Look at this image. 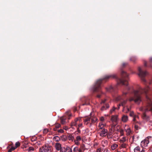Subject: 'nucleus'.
<instances>
[{"label":"nucleus","instance_id":"5701e85b","mask_svg":"<svg viewBox=\"0 0 152 152\" xmlns=\"http://www.w3.org/2000/svg\"><path fill=\"white\" fill-rule=\"evenodd\" d=\"M59 150L60 152H66L67 149L65 148H61Z\"/></svg>","mask_w":152,"mask_h":152},{"label":"nucleus","instance_id":"6ab92c4d","mask_svg":"<svg viewBox=\"0 0 152 152\" xmlns=\"http://www.w3.org/2000/svg\"><path fill=\"white\" fill-rule=\"evenodd\" d=\"M106 89L107 91L111 92L113 90V88L111 86H110L108 88H106Z\"/></svg>","mask_w":152,"mask_h":152},{"label":"nucleus","instance_id":"f8f14e48","mask_svg":"<svg viewBox=\"0 0 152 152\" xmlns=\"http://www.w3.org/2000/svg\"><path fill=\"white\" fill-rule=\"evenodd\" d=\"M61 145L60 143H56L55 144V148L57 151H59L62 148Z\"/></svg>","mask_w":152,"mask_h":152},{"label":"nucleus","instance_id":"4c0bfd02","mask_svg":"<svg viewBox=\"0 0 152 152\" xmlns=\"http://www.w3.org/2000/svg\"><path fill=\"white\" fill-rule=\"evenodd\" d=\"M76 150H77V151L78 150V147H75L73 149V151H74L75 152Z\"/></svg>","mask_w":152,"mask_h":152},{"label":"nucleus","instance_id":"de8ad7c7","mask_svg":"<svg viewBox=\"0 0 152 152\" xmlns=\"http://www.w3.org/2000/svg\"><path fill=\"white\" fill-rule=\"evenodd\" d=\"M48 132V130L47 129H45L44 131V133H47Z\"/></svg>","mask_w":152,"mask_h":152},{"label":"nucleus","instance_id":"a211bd4d","mask_svg":"<svg viewBox=\"0 0 152 152\" xmlns=\"http://www.w3.org/2000/svg\"><path fill=\"white\" fill-rule=\"evenodd\" d=\"M53 140L55 141L58 142L60 140V138L58 136H56L53 137Z\"/></svg>","mask_w":152,"mask_h":152},{"label":"nucleus","instance_id":"f03ea898","mask_svg":"<svg viewBox=\"0 0 152 152\" xmlns=\"http://www.w3.org/2000/svg\"><path fill=\"white\" fill-rule=\"evenodd\" d=\"M149 89V87L147 86L145 88H141L139 91L133 90L132 92L134 96H130L129 99L130 102L134 101L136 103L139 104L142 101L141 94H144L145 95L147 100V104L145 107L141 108V110L145 111V112L142 114V117L144 120L147 121L149 120L150 118L149 116L146 115V112L148 111L152 112V102L148 96Z\"/></svg>","mask_w":152,"mask_h":152},{"label":"nucleus","instance_id":"864d4df0","mask_svg":"<svg viewBox=\"0 0 152 152\" xmlns=\"http://www.w3.org/2000/svg\"><path fill=\"white\" fill-rule=\"evenodd\" d=\"M144 66H147V63L146 62H145L144 63Z\"/></svg>","mask_w":152,"mask_h":152},{"label":"nucleus","instance_id":"c03bdc74","mask_svg":"<svg viewBox=\"0 0 152 152\" xmlns=\"http://www.w3.org/2000/svg\"><path fill=\"white\" fill-rule=\"evenodd\" d=\"M100 120L101 121H104V117H100Z\"/></svg>","mask_w":152,"mask_h":152},{"label":"nucleus","instance_id":"49530a36","mask_svg":"<svg viewBox=\"0 0 152 152\" xmlns=\"http://www.w3.org/2000/svg\"><path fill=\"white\" fill-rule=\"evenodd\" d=\"M149 62L151 63L152 62V57L149 58Z\"/></svg>","mask_w":152,"mask_h":152},{"label":"nucleus","instance_id":"5fc2aeb1","mask_svg":"<svg viewBox=\"0 0 152 152\" xmlns=\"http://www.w3.org/2000/svg\"><path fill=\"white\" fill-rule=\"evenodd\" d=\"M68 129V128L67 127H65L64 128V129H65V130H66L67 129Z\"/></svg>","mask_w":152,"mask_h":152},{"label":"nucleus","instance_id":"ddd939ff","mask_svg":"<svg viewBox=\"0 0 152 152\" xmlns=\"http://www.w3.org/2000/svg\"><path fill=\"white\" fill-rule=\"evenodd\" d=\"M97 120V118L96 117H93L91 118V122L90 124V126H91L92 124L95 123Z\"/></svg>","mask_w":152,"mask_h":152},{"label":"nucleus","instance_id":"a878e982","mask_svg":"<svg viewBox=\"0 0 152 152\" xmlns=\"http://www.w3.org/2000/svg\"><path fill=\"white\" fill-rule=\"evenodd\" d=\"M77 121H75L74 122H73L71 123V126H76V125L77 124Z\"/></svg>","mask_w":152,"mask_h":152},{"label":"nucleus","instance_id":"393cba45","mask_svg":"<svg viewBox=\"0 0 152 152\" xmlns=\"http://www.w3.org/2000/svg\"><path fill=\"white\" fill-rule=\"evenodd\" d=\"M16 149V148L15 147H12L9 150L8 152H11V151L14 150Z\"/></svg>","mask_w":152,"mask_h":152},{"label":"nucleus","instance_id":"9b49d317","mask_svg":"<svg viewBox=\"0 0 152 152\" xmlns=\"http://www.w3.org/2000/svg\"><path fill=\"white\" fill-rule=\"evenodd\" d=\"M128 120V118L127 115H124L122 117V120L123 122H126Z\"/></svg>","mask_w":152,"mask_h":152},{"label":"nucleus","instance_id":"2f4dec72","mask_svg":"<svg viewBox=\"0 0 152 152\" xmlns=\"http://www.w3.org/2000/svg\"><path fill=\"white\" fill-rule=\"evenodd\" d=\"M76 138V140L77 141H80L81 140V137L80 136H77Z\"/></svg>","mask_w":152,"mask_h":152},{"label":"nucleus","instance_id":"72a5a7b5","mask_svg":"<svg viewBox=\"0 0 152 152\" xmlns=\"http://www.w3.org/2000/svg\"><path fill=\"white\" fill-rule=\"evenodd\" d=\"M81 120V118H76L75 119V121H77V122L78 121H80Z\"/></svg>","mask_w":152,"mask_h":152},{"label":"nucleus","instance_id":"423d86ee","mask_svg":"<svg viewBox=\"0 0 152 152\" xmlns=\"http://www.w3.org/2000/svg\"><path fill=\"white\" fill-rule=\"evenodd\" d=\"M149 137H148L141 142V145L142 148H144L148 146L149 142Z\"/></svg>","mask_w":152,"mask_h":152},{"label":"nucleus","instance_id":"e433bc0d","mask_svg":"<svg viewBox=\"0 0 152 152\" xmlns=\"http://www.w3.org/2000/svg\"><path fill=\"white\" fill-rule=\"evenodd\" d=\"M120 132L121 135H122L124 134V131L123 129H121L120 130Z\"/></svg>","mask_w":152,"mask_h":152},{"label":"nucleus","instance_id":"a19ab883","mask_svg":"<svg viewBox=\"0 0 152 152\" xmlns=\"http://www.w3.org/2000/svg\"><path fill=\"white\" fill-rule=\"evenodd\" d=\"M134 127L136 130H138L139 128V126L137 125H135Z\"/></svg>","mask_w":152,"mask_h":152},{"label":"nucleus","instance_id":"0eeeda50","mask_svg":"<svg viewBox=\"0 0 152 152\" xmlns=\"http://www.w3.org/2000/svg\"><path fill=\"white\" fill-rule=\"evenodd\" d=\"M81 101L83 103L82 104L83 106L90 104L89 99L88 97H84L81 99Z\"/></svg>","mask_w":152,"mask_h":152},{"label":"nucleus","instance_id":"7c9ffc66","mask_svg":"<svg viewBox=\"0 0 152 152\" xmlns=\"http://www.w3.org/2000/svg\"><path fill=\"white\" fill-rule=\"evenodd\" d=\"M55 126L56 128L58 129V128H59L60 127L61 125H60V124H55Z\"/></svg>","mask_w":152,"mask_h":152},{"label":"nucleus","instance_id":"1a4fd4ad","mask_svg":"<svg viewBox=\"0 0 152 152\" xmlns=\"http://www.w3.org/2000/svg\"><path fill=\"white\" fill-rule=\"evenodd\" d=\"M91 118L89 117H86L83 118V121L84 122V124L86 125H87L91 121Z\"/></svg>","mask_w":152,"mask_h":152},{"label":"nucleus","instance_id":"473e14b6","mask_svg":"<svg viewBox=\"0 0 152 152\" xmlns=\"http://www.w3.org/2000/svg\"><path fill=\"white\" fill-rule=\"evenodd\" d=\"M116 108L113 107V108L110 110V112L111 113H112L115 110V109Z\"/></svg>","mask_w":152,"mask_h":152},{"label":"nucleus","instance_id":"3c124183","mask_svg":"<svg viewBox=\"0 0 152 152\" xmlns=\"http://www.w3.org/2000/svg\"><path fill=\"white\" fill-rule=\"evenodd\" d=\"M108 150L107 149H105L104 150L103 152H107Z\"/></svg>","mask_w":152,"mask_h":152},{"label":"nucleus","instance_id":"b1692460","mask_svg":"<svg viewBox=\"0 0 152 152\" xmlns=\"http://www.w3.org/2000/svg\"><path fill=\"white\" fill-rule=\"evenodd\" d=\"M20 143L19 142H17L15 143V148H17L19 147L20 146Z\"/></svg>","mask_w":152,"mask_h":152},{"label":"nucleus","instance_id":"412c9836","mask_svg":"<svg viewBox=\"0 0 152 152\" xmlns=\"http://www.w3.org/2000/svg\"><path fill=\"white\" fill-rule=\"evenodd\" d=\"M126 138L125 137H123L120 140L121 143H123L125 142L126 141Z\"/></svg>","mask_w":152,"mask_h":152},{"label":"nucleus","instance_id":"79ce46f5","mask_svg":"<svg viewBox=\"0 0 152 152\" xmlns=\"http://www.w3.org/2000/svg\"><path fill=\"white\" fill-rule=\"evenodd\" d=\"M78 141H77V140H75V141H74L75 144H76L78 145H79V142H78Z\"/></svg>","mask_w":152,"mask_h":152},{"label":"nucleus","instance_id":"39448f33","mask_svg":"<svg viewBox=\"0 0 152 152\" xmlns=\"http://www.w3.org/2000/svg\"><path fill=\"white\" fill-rule=\"evenodd\" d=\"M51 147L48 145H45L39 149V152H51Z\"/></svg>","mask_w":152,"mask_h":152},{"label":"nucleus","instance_id":"dca6fc26","mask_svg":"<svg viewBox=\"0 0 152 152\" xmlns=\"http://www.w3.org/2000/svg\"><path fill=\"white\" fill-rule=\"evenodd\" d=\"M118 145L116 144H114L111 146V148L112 150H114L116 148L118 147Z\"/></svg>","mask_w":152,"mask_h":152},{"label":"nucleus","instance_id":"c9c22d12","mask_svg":"<svg viewBox=\"0 0 152 152\" xmlns=\"http://www.w3.org/2000/svg\"><path fill=\"white\" fill-rule=\"evenodd\" d=\"M34 148L31 147H29V148H28V150L29 151H30L31 150L33 151L34 150Z\"/></svg>","mask_w":152,"mask_h":152},{"label":"nucleus","instance_id":"37998d69","mask_svg":"<svg viewBox=\"0 0 152 152\" xmlns=\"http://www.w3.org/2000/svg\"><path fill=\"white\" fill-rule=\"evenodd\" d=\"M37 138L36 137H34L33 138L31 139V141H35L37 140Z\"/></svg>","mask_w":152,"mask_h":152},{"label":"nucleus","instance_id":"13d9d810","mask_svg":"<svg viewBox=\"0 0 152 152\" xmlns=\"http://www.w3.org/2000/svg\"><path fill=\"white\" fill-rule=\"evenodd\" d=\"M24 148L25 147V148H26L27 147V146H25V145H24Z\"/></svg>","mask_w":152,"mask_h":152},{"label":"nucleus","instance_id":"cd10ccee","mask_svg":"<svg viewBox=\"0 0 152 152\" xmlns=\"http://www.w3.org/2000/svg\"><path fill=\"white\" fill-rule=\"evenodd\" d=\"M136 115H135L134 113V112L133 111H131L130 112V115L131 117H133L135 116Z\"/></svg>","mask_w":152,"mask_h":152},{"label":"nucleus","instance_id":"20e7f679","mask_svg":"<svg viewBox=\"0 0 152 152\" xmlns=\"http://www.w3.org/2000/svg\"><path fill=\"white\" fill-rule=\"evenodd\" d=\"M106 99L102 100L100 103V104L102 105L101 110L102 111L105 110L109 107V104L106 102Z\"/></svg>","mask_w":152,"mask_h":152},{"label":"nucleus","instance_id":"8fccbe9b","mask_svg":"<svg viewBox=\"0 0 152 152\" xmlns=\"http://www.w3.org/2000/svg\"><path fill=\"white\" fill-rule=\"evenodd\" d=\"M57 128H56V127H54L53 128L54 131H56L57 130Z\"/></svg>","mask_w":152,"mask_h":152},{"label":"nucleus","instance_id":"4d7b16f0","mask_svg":"<svg viewBox=\"0 0 152 152\" xmlns=\"http://www.w3.org/2000/svg\"><path fill=\"white\" fill-rule=\"evenodd\" d=\"M151 152H152V148H151Z\"/></svg>","mask_w":152,"mask_h":152},{"label":"nucleus","instance_id":"9d476101","mask_svg":"<svg viewBox=\"0 0 152 152\" xmlns=\"http://www.w3.org/2000/svg\"><path fill=\"white\" fill-rule=\"evenodd\" d=\"M107 130L105 129H102L101 132L100 134V136L102 137L105 136L107 134Z\"/></svg>","mask_w":152,"mask_h":152},{"label":"nucleus","instance_id":"4be33fe9","mask_svg":"<svg viewBox=\"0 0 152 152\" xmlns=\"http://www.w3.org/2000/svg\"><path fill=\"white\" fill-rule=\"evenodd\" d=\"M104 124H99V128L101 129H103V127L104 126Z\"/></svg>","mask_w":152,"mask_h":152},{"label":"nucleus","instance_id":"6e6d98bb","mask_svg":"<svg viewBox=\"0 0 152 152\" xmlns=\"http://www.w3.org/2000/svg\"><path fill=\"white\" fill-rule=\"evenodd\" d=\"M151 68H152V65H150L149 66H148Z\"/></svg>","mask_w":152,"mask_h":152},{"label":"nucleus","instance_id":"58836bf2","mask_svg":"<svg viewBox=\"0 0 152 152\" xmlns=\"http://www.w3.org/2000/svg\"><path fill=\"white\" fill-rule=\"evenodd\" d=\"M101 149L100 148H98L97 149L96 152H101Z\"/></svg>","mask_w":152,"mask_h":152},{"label":"nucleus","instance_id":"bf43d9fd","mask_svg":"<svg viewBox=\"0 0 152 152\" xmlns=\"http://www.w3.org/2000/svg\"><path fill=\"white\" fill-rule=\"evenodd\" d=\"M71 152H72V150L71 149H70Z\"/></svg>","mask_w":152,"mask_h":152},{"label":"nucleus","instance_id":"7ed1b4c3","mask_svg":"<svg viewBox=\"0 0 152 152\" xmlns=\"http://www.w3.org/2000/svg\"><path fill=\"white\" fill-rule=\"evenodd\" d=\"M138 71L139 72L138 75L141 77L142 80L145 83L146 81L144 77L148 74V72L146 71H142L140 67H138Z\"/></svg>","mask_w":152,"mask_h":152},{"label":"nucleus","instance_id":"ea45409f","mask_svg":"<svg viewBox=\"0 0 152 152\" xmlns=\"http://www.w3.org/2000/svg\"><path fill=\"white\" fill-rule=\"evenodd\" d=\"M127 64V63H124L122 64V66L123 67H125Z\"/></svg>","mask_w":152,"mask_h":152},{"label":"nucleus","instance_id":"2eb2a0df","mask_svg":"<svg viewBox=\"0 0 152 152\" xmlns=\"http://www.w3.org/2000/svg\"><path fill=\"white\" fill-rule=\"evenodd\" d=\"M137 58L136 56H132L130 58V60L133 62H135L137 60Z\"/></svg>","mask_w":152,"mask_h":152},{"label":"nucleus","instance_id":"bb28decb","mask_svg":"<svg viewBox=\"0 0 152 152\" xmlns=\"http://www.w3.org/2000/svg\"><path fill=\"white\" fill-rule=\"evenodd\" d=\"M122 143L121 145V146L123 148H126V144L124 143V142Z\"/></svg>","mask_w":152,"mask_h":152},{"label":"nucleus","instance_id":"09e8293b","mask_svg":"<svg viewBox=\"0 0 152 152\" xmlns=\"http://www.w3.org/2000/svg\"><path fill=\"white\" fill-rule=\"evenodd\" d=\"M77 131L79 133H80V130L79 129V127H77Z\"/></svg>","mask_w":152,"mask_h":152},{"label":"nucleus","instance_id":"f257e3e1","mask_svg":"<svg viewBox=\"0 0 152 152\" xmlns=\"http://www.w3.org/2000/svg\"><path fill=\"white\" fill-rule=\"evenodd\" d=\"M121 75L122 78L121 79L118 78L115 75L113 74L105 75L103 78L98 80L93 88V90L94 92H99V94L97 95V97L100 98L101 97L100 94H103L101 91V84L104 81L105 82L110 78L116 79H117V83L118 84H121L127 86L126 89L123 91L122 96L118 97L117 99L118 100L121 99L124 100L121 102V104H119V106L121 105L124 106L126 102L127 101L125 99L126 95L128 93L126 92V90L128 91L130 90V88L127 86L128 85L127 80L128 78L129 75L125 71H122L121 72Z\"/></svg>","mask_w":152,"mask_h":152},{"label":"nucleus","instance_id":"c756f323","mask_svg":"<svg viewBox=\"0 0 152 152\" xmlns=\"http://www.w3.org/2000/svg\"><path fill=\"white\" fill-rule=\"evenodd\" d=\"M126 132L127 135H129L131 132V130L129 128L126 130Z\"/></svg>","mask_w":152,"mask_h":152},{"label":"nucleus","instance_id":"a18cd8bd","mask_svg":"<svg viewBox=\"0 0 152 152\" xmlns=\"http://www.w3.org/2000/svg\"><path fill=\"white\" fill-rule=\"evenodd\" d=\"M82 124H80L78 125V127L79 128V127H82Z\"/></svg>","mask_w":152,"mask_h":152},{"label":"nucleus","instance_id":"f3484780","mask_svg":"<svg viewBox=\"0 0 152 152\" xmlns=\"http://www.w3.org/2000/svg\"><path fill=\"white\" fill-rule=\"evenodd\" d=\"M67 137L69 140H72L74 139V137L70 134H68L67 135Z\"/></svg>","mask_w":152,"mask_h":152},{"label":"nucleus","instance_id":"6e6552de","mask_svg":"<svg viewBox=\"0 0 152 152\" xmlns=\"http://www.w3.org/2000/svg\"><path fill=\"white\" fill-rule=\"evenodd\" d=\"M145 149L142 146L141 147L139 146H137L134 149V152H145Z\"/></svg>","mask_w":152,"mask_h":152},{"label":"nucleus","instance_id":"aec40b11","mask_svg":"<svg viewBox=\"0 0 152 152\" xmlns=\"http://www.w3.org/2000/svg\"><path fill=\"white\" fill-rule=\"evenodd\" d=\"M61 123L62 124H64L65 123V119L64 118H61Z\"/></svg>","mask_w":152,"mask_h":152},{"label":"nucleus","instance_id":"c85d7f7f","mask_svg":"<svg viewBox=\"0 0 152 152\" xmlns=\"http://www.w3.org/2000/svg\"><path fill=\"white\" fill-rule=\"evenodd\" d=\"M133 121L134 122H135L136 121V118H139V117L138 115H135V116H134L133 117Z\"/></svg>","mask_w":152,"mask_h":152},{"label":"nucleus","instance_id":"603ef678","mask_svg":"<svg viewBox=\"0 0 152 152\" xmlns=\"http://www.w3.org/2000/svg\"><path fill=\"white\" fill-rule=\"evenodd\" d=\"M79 152H83L82 151V150L81 149H78V150Z\"/></svg>","mask_w":152,"mask_h":152},{"label":"nucleus","instance_id":"4468645a","mask_svg":"<svg viewBox=\"0 0 152 152\" xmlns=\"http://www.w3.org/2000/svg\"><path fill=\"white\" fill-rule=\"evenodd\" d=\"M117 115H112L111 117V120L112 121L116 122L118 118Z\"/></svg>","mask_w":152,"mask_h":152},{"label":"nucleus","instance_id":"f704fd0d","mask_svg":"<svg viewBox=\"0 0 152 152\" xmlns=\"http://www.w3.org/2000/svg\"><path fill=\"white\" fill-rule=\"evenodd\" d=\"M64 131L62 129H60L59 130H58V133H62L64 132Z\"/></svg>","mask_w":152,"mask_h":152}]
</instances>
